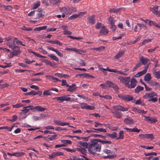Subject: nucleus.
Masks as SVG:
<instances>
[{
	"instance_id": "obj_1",
	"label": "nucleus",
	"mask_w": 160,
	"mask_h": 160,
	"mask_svg": "<svg viewBox=\"0 0 160 160\" xmlns=\"http://www.w3.org/2000/svg\"><path fill=\"white\" fill-rule=\"evenodd\" d=\"M95 140L91 141V143L89 145L88 152L94 155L95 152H100L101 149V146Z\"/></svg>"
},
{
	"instance_id": "obj_2",
	"label": "nucleus",
	"mask_w": 160,
	"mask_h": 160,
	"mask_svg": "<svg viewBox=\"0 0 160 160\" xmlns=\"http://www.w3.org/2000/svg\"><path fill=\"white\" fill-rule=\"evenodd\" d=\"M157 96V93L154 92L146 93L143 95V98L145 99H148L149 102H155L158 100V98L156 97Z\"/></svg>"
},
{
	"instance_id": "obj_3",
	"label": "nucleus",
	"mask_w": 160,
	"mask_h": 160,
	"mask_svg": "<svg viewBox=\"0 0 160 160\" xmlns=\"http://www.w3.org/2000/svg\"><path fill=\"white\" fill-rule=\"evenodd\" d=\"M5 39L8 41L7 44L10 48H12L14 46L16 45L15 42H16L17 38L13 37H8L6 38Z\"/></svg>"
},
{
	"instance_id": "obj_4",
	"label": "nucleus",
	"mask_w": 160,
	"mask_h": 160,
	"mask_svg": "<svg viewBox=\"0 0 160 160\" xmlns=\"http://www.w3.org/2000/svg\"><path fill=\"white\" fill-rule=\"evenodd\" d=\"M114 111H112L114 116L117 118H120V107L119 106H114L113 108Z\"/></svg>"
},
{
	"instance_id": "obj_5",
	"label": "nucleus",
	"mask_w": 160,
	"mask_h": 160,
	"mask_svg": "<svg viewBox=\"0 0 160 160\" xmlns=\"http://www.w3.org/2000/svg\"><path fill=\"white\" fill-rule=\"evenodd\" d=\"M65 50L69 51H73L78 54H80L86 52V51L85 50H81L79 49L76 48H65Z\"/></svg>"
},
{
	"instance_id": "obj_6",
	"label": "nucleus",
	"mask_w": 160,
	"mask_h": 160,
	"mask_svg": "<svg viewBox=\"0 0 160 160\" xmlns=\"http://www.w3.org/2000/svg\"><path fill=\"white\" fill-rule=\"evenodd\" d=\"M130 82V83H128L127 85V88H134L137 85V81L134 78H132Z\"/></svg>"
},
{
	"instance_id": "obj_7",
	"label": "nucleus",
	"mask_w": 160,
	"mask_h": 160,
	"mask_svg": "<svg viewBox=\"0 0 160 160\" xmlns=\"http://www.w3.org/2000/svg\"><path fill=\"white\" fill-rule=\"evenodd\" d=\"M143 116L145 118V120L150 124L155 123L157 121L156 117H150L149 116Z\"/></svg>"
},
{
	"instance_id": "obj_8",
	"label": "nucleus",
	"mask_w": 160,
	"mask_h": 160,
	"mask_svg": "<svg viewBox=\"0 0 160 160\" xmlns=\"http://www.w3.org/2000/svg\"><path fill=\"white\" fill-rule=\"evenodd\" d=\"M139 137L142 139H150L151 140L154 139V137L152 134H140L139 135Z\"/></svg>"
},
{
	"instance_id": "obj_9",
	"label": "nucleus",
	"mask_w": 160,
	"mask_h": 160,
	"mask_svg": "<svg viewBox=\"0 0 160 160\" xmlns=\"http://www.w3.org/2000/svg\"><path fill=\"white\" fill-rule=\"evenodd\" d=\"M130 81V78L129 77H121V83L124 85L126 87Z\"/></svg>"
},
{
	"instance_id": "obj_10",
	"label": "nucleus",
	"mask_w": 160,
	"mask_h": 160,
	"mask_svg": "<svg viewBox=\"0 0 160 160\" xmlns=\"http://www.w3.org/2000/svg\"><path fill=\"white\" fill-rule=\"evenodd\" d=\"M13 51V52H10L11 53L12 56H17L19 54H20L21 53V52L20 50L19 47L17 46L16 45L14 46L12 48H11Z\"/></svg>"
},
{
	"instance_id": "obj_11",
	"label": "nucleus",
	"mask_w": 160,
	"mask_h": 160,
	"mask_svg": "<svg viewBox=\"0 0 160 160\" xmlns=\"http://www.w3.org/2000/svg\"><path fill=\"white\" fill-rule=\"evenodd\" d=\"M80 104L81 108L82 109H86L92 110L95 108L94 106H90L85 103H81Z\"/></svg>"
},
{
	"instance_id": "obj_12",
	"label": "nucleus",
	"mask_w": 160,
	"mask_h": 160,
	"mask_svg": "<svg viewBox=\"0 0 160 160\" xmlns=\"http://www.w3.org/2000/svg\"><path fill=\"white\" fill-rule=\"evenodd\" d=\"M64 153L61 152H55L52 153L48 155L49 158L50 159H52L58 156H63Z\"/></svg>"
},
{
	"instance_id": "obj_13",
	"label": "nucleus",
	"mask_w": 160,
	"mask_h": 160,
	"mask_svg": "<svg viewBox=\"0 0 160 160\" xmlns=\"http://www.w3.org/2000/svg\"><path fill=\"white\" fill-rule=\"evenodd\" d=\"M140 60L143 64L144 65H146V66L145 68H148V65L150 63L149 60L147 58H144L142 56L140 57Z\"/></svg>"
},
{
	"instance_id": "obj_14",
	"label": "nucleus",
	"mask_w": 160,
	"mask_h": 160,
	"mask_svg": "<svg viewBox=\"0 0 160 160\" xmlns=\"http://www.w3.org/2000/svg\"><path fill=\"white\" fill-rule=\"evenodd\" d=\"M158 6L156 5L152 8H150V9L151 11H152V12L153 13H154L156 15H157V16H160V13L159 11L158 10Z\"/></svg>"
},
{
	"instance_id": "obj_15",
	"label": "nucleus",
	"mask_w": 160,
	"mask_h": 160,
	"mask_svg": "<svg viewBox=\"0 0 160 160\" xmlns=\"http://www.w3.org/2000/svg\"><path fill=\"white\" fill-rule=\"evenodd\" d=\"M142 20L145 23L148 24L150 26H152V25H154L157 28H160V25H158L155 22L153 21H149L147 19H146V20Z\"/></svg>"
},
{
	"instance_id": "obj_16",
	"label": "nucleus",
	"mask_w": 160,
	"mask_h": 160,
	"mask_svg": "<svg viewBox=\"0 0 160 160\" xmlns=\"http://www.w3.org/2000/svg\"><path fill=\"white\" fill-rule=\"evenodd\" d=\"M24 109L22 110V111L24 113H26L29 111L30 110H33L34 111V107L32 105H30L29 106L25 107L23 108Z\"/></svg>"
},
{
	"instance_id": "obj_17",
	"label": "nucleus",
	"mask_w": 160,
	"mask_h": 160,
	"mask_svg": "<svg viewBox=\"0 0 160 160\" xmlns=\"http://www.w3.org/2000/svg\"><path fill=\"white\" fill-rule=\"evenodd\" d=\"M121 98L127 101H129L132 100L133 97L129 95L121 96Z\"/></svg>"
},
{
	"instance_id": "obj_18",
	"label": "nucleus",
	"mask_w": 160,
	"mask_h": 160,
	"mask_svg": "<svg viewBox=\"0 0 160 160\" xmlns=\"http://www.w3.org/2000/svg\"><path fill=\"white\" fill-rule=\"evenodd\" d=\"M61 11L63 12L66 14H68L70 13V8L68 7H65L60 9Z\"/></svg>"
},
{
	"instance_id": "obj_19",
	"label": "nucleus",
	"mask_w": 160,
	"mask_h": 160,
	"mask_svg": "<svg viewBox=\"0 0 160 160\" xmlns=\"http://www.w3.org/2000/svg\"><path fill=\"white\" fill-rule=\"evenodd\" d=\"M151 86L155 87L156 88H159L160 85L158 82L154 81H151L149 82Z\"/></svg>"
},
{
	"instance_id": "obj_20",
	"label": "nucleus",
	"mask_w": 160,
	"mask_h": 160,
	"mask_svg": "<svg viewBox=\"0 0 160 160\" xmlns=\"http://www.w3.org/2000/svg\"><path fill=\"white\" fill-rule=\"evenodd\" d=\"M108 31L106 29L105 27L104 26H103L102 27L101 29L100 32L101 35H105L108 33Z\"/></svg>"
},
{
	"instance_id": "obj_21",
	"label": "nucleus",
	"mask_w": 160,
	"mask_h": 160,
	"mask_svg": "<svg viewBox=\"0 0 160 160\" xmlns=\"http://www.w3.org/2000/svg\"><path fill=\"white\" fill-rule=\"evenodd\" d=\"M147 68H145V69L142 71H140L137 73L134 76L135 77H138L145 74L147 72Z\"/></svg>"
},
{
	"instance_id": "obj_22",
	"label": "nucleus",
	"mask_w": 160,
	"mask_h": 160,
	"mask_svg": "<svg viewBox=\"0 0 160 160\" xmlns=\"http://www.w3.org/2000/svg\"><path fill=\"white\" fill-rule=\"evenodd\" d=\"M34 111H43L46 110V108L41 107L39 106L34 107Z\"/></svg>"
},
{
	"instance_id": "obj_23",
	"label": "nucleus",
	"mask_w": 160,
	"mask_h": 160,
	"mask_svg": "<svg viewBox=\"0 0 160 160\" xmlns=\"http://www.w3.org/2000/svg\"><path fill=\"white\" fill-rule=\"evenodd\" d=\"M88 20L89 23L92 24H94L95 21L94 15H92L89 17L88 19Z\"/></svg>"
},
{
	"instance_id": "obj_24",
	"label": "nucleus",
	"mask_w": 160,
	"mask_h": 160,
	"mask_svg": "<svg viewBox=\"0 0 160 160\" xmlns=\"http://www.w3.org/2000/svg\"><path fill=\"white\" fill-rule=\"evenodd\" d=\"M124 122L126 124L128 125H131L133 123L132 119L126 118L125 119Z\"/></svg>"
},
{
	"instance_id": "obj_25",
	"label": "nucleus",
	"mask_w": 160,
	"mask_h": 160,
	"mask_svg": "<svg viewBox=\"0 0 160 160\" xmlns=\"http://www.w3.org/2000/svg\"><path fill=\"white\" fill-rule=\"evenodd\" d=\"M79 144L85 148H88L89 145L87 142L79 141Z\"/></svg>"
},
{
	"instance_id": "obj_26",
	"label": "nucleus",
	"mask_w": 160,
	"mask_h": 160,
	"mask_svg": "<svg viewBox=\"0 0 160 160\" xmlns=\"http://www.w3.org/2000/svg\"><path fill=\"white\" fill-rule=\"evenodd\" d=\"M76 88V85L75 84H72V85H70L69 88L67 89V91L70 92H73Z\"/></svg>"
},
{
	"instance_id": "obj_27",
	"label": "nucleus",
	"mask_w": 160,
	"mask_h": 160,
	"mask_svg": "<svg viewBox=\"0 0 160 160\" xmlns=\"http://www.w3.org/2000/svg\"><path fill=\"white\" fill-rule=\"evenodd\" d=\"M151 78V74L149 73H147L144 76V80L145 81L148 82L150 81Z\"/></svg>"
},
{
	"instance_id": "obj_28",
	"label": "nucleus",
	"mask_w": 160,
	"mask_h": 160,
	"mask_svg": "<svg viewBox=\"0 0 160 160\" xmlns=\"http://www.w3.org/2000/svg\"><path fill=\"white\" fill-rule=\"evenodd\" d=\"M40 9H38L36 11L37 12H38V13H37V18H40L42 17V16L44 15V13L41 12V11L42 10H41Z\"/></svg>"
},
{
	"instance_id": "obj_29",
	"label": "nucleus",
	"mask_w": 160,
	"mask_h": 160,
	"mask_svg": "<svg viewBox=\"0 0 160 160\" xmlns=\"http://www.w3.org/2000/svg\"><path fill=\"white\" fill-rule=\"evenodd\" d=\"M138 25L139 26V28H138V29L139 30H140L141 29H143L144 30H147V28L146 27V26L144 25V24L141 23H138Z\"/></svg>"
},
{
	"instance_id": "obj_30",
	"label": "nucleus",
	"mask_w": 160,
	"mask_h": 160,
	"mask_svg": "<svg viewBox=\"0 0 160 160\" xmlns=\"http://www.w3.org/2000/svg\"><path fill=\"white\" fill-rule=\"evenodd\" d=\"M54 75L59 78H66L68 77V76L67 74H65L62 73H55Z\"/></svg>"
},
{
	"instance_id": "obj_31",
	"label": "nucleus",
	"mask_w": 160,
	"mask_h": 160,
	"mask_svg": "<svg viewBox=\"0 0 160 160\" xmlns=\"http://www.w3.org/2000/svg\"><path fill=\"white\" fill-rule=\"evenodd\" d=\"M144 89V88L140 86H137L135 89V91L136 93H138L140 91H142Z\"/></svg>"
},
{
	"instance_id": "obj_32",
	"label": "nucleus",
	"mask_w": 160,
	"mask_h": 160,
	"mask_svg": "<svg viewBox=\"0 0 160 160\" xmlns=\"http://www.w3.org/2000/svg\"><path fill=\"white\" fill-rule=\"evenodd\" d=\"M105 47L104 46H101L98 48H91L90 49V50H96L97 51L100 52L105 49Z\"/></svg>"
},
{
	"instance_id": "obj_33",
	"label": "nucleus",
	"mask_w": 160,
	"mask_h": 160,
	"mask_svg": "<svg viewBox=\"0 0 160 160\" xmlns=\"http://www.w3.org/2000/svg\"><path fill=\"white\" fill-rule=\"evenodd\" d=\"M49 2L51 5H54L59 3L60 0H50Z\"/></svg>"
},
{
	"instance_id": "obj_34",
	"label": "nucleus",
	"mask_w": 160,
	"mask_h": 160,
	"mask_svg": "<svg viewBox=\"0 0 160 160\" xmlns=\"http://www.w3.org/2000/svg\"><path fill=\"white\" fill-rule=\"evenodd\" d=\"M47 28V26H42V27H38L34 29V31H39L42 30H45Z\"/></svg>"
},
{
	"instance_id": "obj_35",
	"label": "nucleus",
	"mask_w": 160,
	"mask_h": 160,
	"mask_svg": "<svg viewBox=\"0 0 160 160\" xmlns=\"http://www.w3.org/2000/svg\"><path fill=\"white\" fill-rule=\"evenodd\" d=\"M95 125L94 126H95V127L96 128H97V127H101L102 125H104L105 126L109 125V124H102L98 122H95Z\"/></svg>"
},
{
	"instance_id": "obj_36",
	"label": "nucleus",
	"mask_w": 160,
	"mask_h": 160,
	"mask_svg": "<svg viewBox=\"0 0 160 160\" xmlns=\"http://www.w3.org/2000/svg\"><path fill=\"white\" fill-rule=\"evenodd\" d=\"M107 134L108 137L112 138H114L117 137V134L116 132H114L112 134L107 133Z\"/></svg>"
},
{
	"instance_id": "obj_37",
	"label": "nucleus",
	"mask_w": 160,
	"mask_h": 160,
	"mask_svg": "<svg viewBox=\"0 0 160 160\" xmlns=\"http://www.w3.org/2000/svg\"><path fill=\"white\" fill-rule=\"evenodd\" d=\"M61 142H62L64 143L66 146L68 144H70L72 143V141L69 140H61Z\"/></svg>"
},
{
	"instance_id": "obj_38",
	"label": "nucleus",
	"mask_w": 160,
	"mask_h": 160,
	"mask_svg": "<svg viewBox=\"0 0 160 160\" xmlns=\"http://www.w3.org/2000/svg\"><path fill=\"white\" fill-rule=\"evenodd\" d=\"M48 56L52 58L53 60L56 61V62H58L59 61L58 58L54 55L52 54L49 55Z\"/></svg>"
},
{
	"instance_id": "obj_39",
	"label": "nucleus",
	"mask_w": 160,
	"mask_h": 160,
	"mask_svg": "<svg viewBox=\"0 0 160 160\" xmlns=\"http://www.w3.org/2000/svg\"><path fill=\"white\" fill-rule=\"evenodd\" d=\"M120 10V8H112L110 9L109 11L110 12H113L114 13H117L119 12Z\"/></svg>"
},
{
	"instance_id": "obj_40",
	"label": "nucleus",
	"mask_w": 160,
	"mask_h": 160,
	"mask_svg": "<svg viewBox=\"0 0 160 160\" xmlns=\"http://www.w3.org/2000/svg\"><path fill=\"white\" fill-rule=\"evenodd\" d=\"M93 129L97 131V132H107V130L105 129H103V128H93Z\"/></svg>"
},
{
	"instance_id": "obj_41",
	"label": "nucleus",
	"mask_w": 160,
	"mask_h": 160,
	"mask_svg": "<svg viewBox=\"0 0 160 160\" xmlns=\"http://www.w3.org/2000/svg\"><path fill=\"white\" fill-rule=\"evenodd\" d=\"M24 153L23 152H16L13 153L12 155L16 157H21L23 156Z\"/></svg>"
},
{
	"instance_id": "obj_42",
	"label": "nucleus",
	"mask_w": 160,
	"mask_h": 160,
	"mask_svg": "<svg viewBox=\"0 0 160 160\" xmlns=\"http://www.w3.org/2000/svg\"><path fill=\"white\" fill-rule=\"evenodd\" d=\"M13 128V126H12L11 127H9L8 126L2 127H0V129H6L9 131H11Z\"/></svg>"
},
{
	"instance_id": "obj_43",
	"label": "nucleus",
	"mask_w": 160,
	"mask_h": 160,
	"mask_svg": "<svg viewBox=\"0 0 160 160\" xmlns=\"http://www.w3.org/2000/svg\"><path fill=\"white\" fill-rule=\"evenodd\" d=\"M68 96H69L68 95L63 96V101H71V99L70 97H68Z\"/></svg>"
},
{
	"instance_id": "obj_44",
	"label": "nucleus",
	"mask_w": 160,
	"mask_h": 160,
	"mask_svg": "<svg viewBox=\"0 0 160 160\" xmlns=\"http://www.w3.org/2000/svg\"><path fill=\"white\" fill-rule=\"evenodd\" d=\"M25 95H36V91L34 90H32L31 92H27L24 93Z\"/></svg>"
},
{
	"instance_id": "obj_45",
	"label": "nucleus",
	"mask_w": 160,
	"mask_h": 160,
	"mask_svg": "<svg viewBox=\"0 0 160 160\" xmlns=\"http://www.w3.org/2000/svg\"><path fill=\"white\" fill-rule=\"evenodd\" d=\"M40 5V2L38 1L34 3L33 7H32V9H35L37 8Z\"/></svg>"
},
{
	"instance_id": "obj_46",
	"label": "nucleus",
	"mask_w": 160,
	"mask_h": 160,
	"mask_svg": "<svg viewBox=\"0 0 160 160\" xmlns=\"http://www.w3.org/2000/svg\"><path fill=\"white\" fill-rule=\"evenodd\" d=\"M53 99H56L57 101H59L61 102H62L63 101V96L61 97L54 98H53Z\"/></svg>"
},
{
	"instance_id": "obj_47",
	"label": "nucleus",
	"mask_w": 160,
	"mask_h": 160,
	"mask_svg": "<svg viewBox=\"0 0 160 160\" xmlns=\"http://www.w3.org/2000/svg\"><path fill=\"white\" fill-rule=\"evenodd\" d=\"M50 89L49 90L45 91L43 92V94L45 96L50 95L51 94V92H50Z\"/></svg>"
},
{
	"instance_id": "obj_48",
	"label": "nucleus",
	"mask_w": 160,
	"mask_h": 160,
	"mask_svg": "<svg viewBox=\"0 0 160 160\" xmlns=\"http://www.w3.org/2000/svg\"><path fill=\"white\" fill-rule=\"evenodd\" d=\"M106 85H107V87L110 88H112L113 85V83L109 81H107L106 82Z\"/></svg>"
},
{
	"instance_id": "obj_49",
	"label": "nucleus",
	"mask_w": 160,
	"mask_h": 160,
	"mask_svg": "<svg viewBox=\"0 0 160 160\" xmlns=\"http://www.w3.org/2000/svg\"><path fill=\"white\" fill-rule=\"evenodd\" d=\"M23 105L21 103H18L16 104L13 105L12 106L13 108H18L20 107H22Z\"/></svg>"
},
{
	"instance_id": "obj_50",
	"label": "nucleus",
	"mask_w": 160,
	"mask_h": 160,
	"mask_svg": "<svg viewBox=\"0 0 160 160\" xmlns=\"http://www.w3.org/2000/svg\"><path fill=\"white\" fill-rule=\"evenodd\" d=\"M156 78L160 79V71L155 72L153 73Z\"/></svg>"
},
{
	"instance_id": "obj_51",
	"label": "nucleus",
	"mask_w": 160,
	"mask_h": 160,
	"mask_svg": "<svg viewBox=\"0 0 160 160\" xmlns=\"http://www.w3.org/2000/svg\"><path fill=\"white\" fill-rule=\"evenodd\" d=\"M64 150L67 151L68 152H74L76 151V150L74 149H71L69 148H62Z\"/></svg>"
},
{
	"instance_id": "obj_52",
	"label": "nucleus",
	"mask_w": 160,
	"mask_h": 160,
	"mask_svg": "<svg viewBox=\"0 0 160 160\" xmlns=\"http://www.w3.org/2000/svg\"><path fill=\"white\" fill-rule=\"evenodd\" d=\"M78 18V16L77 14H74L71 16L69 18V19L70 20H73Z\"/></svg>"
},
{
	"instance_id": "obj_53",
	"label": "nucleus",
	"mask_w": 160,
	"mask_h": 160,
	"mask_svg": "<svg viewBox=\"0 0 160 160\" xmlns=\"http://www.w3.org/2000/svg\"><path fill=\"white\" fill-rule=\"evenodd\" d=\"M76 149L78 151L84 155L86 152V150L85 149L77 148Z\"/></svg>"
},
{
	"instance_id": "obj_54",
	"label": "nucleus",
	"mask_w": 160,
	"mask_h": 160,
	"mask_svg": "<svg viewBox=\"0 0 160 160\" xmlns=\"http://www.w3.org/2000/svg\"><path fill=\"white\" fill-rule=\"evenodd\" d=\"M32 53L34 54L35 56H37L38 57L41 58H46V57L45 56H42L37 52H32Z\"/></svg>"
},
{
	"instance_id": "obj_55",
	"label": "nucleus",
	"mask_w": 160,
	"mask_h": 160,
	"mask_svg": "<svg viewBox=\"0 0 160 160\" xmlns=\"http://www.w3.org/2000/svg\"><path fill=\"white\" fill-rule=\"evenodd\" d=\"M108 21L111 25L114 24L115 20L112 17H109L108 18Z\"/></svg>"
},
{
	"instance_id": "obj_56",
	"label": "nucleus",
	"mask_w": 160,
	"mask_h": 160,
	"mask_svg": "<svg viewBox=\"0 0 160 160\" xmlns=\"http://www.w3.org/2000/svg\"><path fill=\"white\" fill-rule=\"evenodd\" d=\"M16 43L17 45L20 44V45H22L23 46H26V45L25 44H23L22 43V42L21 41L18 39V38H17V39L16 40Z\"/></svg>"
},
{
	"instance_id": "obj_57",
	"label": "nucleus",
	"mask_w": 160,
	"mask_h": 160,
	"mask_svg": "<svg viewBox=\"0 0 160 160\" xmlns=\"http://www.w3.org/2000/svg\"><path fill=\"white\" fill-rule=\"evenodd\" d=\"M132 110L133 111H134L135 112L138 113H141L142 111L141 110H140L138 108H135V107L132 108Z\"/></svg>"
},
{
	"instance_id": "obj_58",
	"label": "nucleus",
	"mask_w": 160,
	"mask_h": 160,
	"mask_svg": "<svg viewBox=\"0 0 160 160\" xmlns=\"http://www.w3.org/2000/svg\"><path fill=\"white\" fill-rule=\"evenodd\" d=\"M152 40L151 39L147 38L143 41L142 42V44L143 45H145L148 43L151 42Z\"/></svg>"
},
{
	"instance_id": "obj_59",
	"label": "nucleus",
	"mask_w": 160,
	"mask_h": 160,
	"mask_svg": "<svg viewBox=\"0 0 160 160\" xmlns=\"http://www.w3.org/2000/svg\"><path fill=\"white\" fill-rule=\"evenodd\" d=\"M57 137V135H54L48 137V139L50 141H52L54 139H55L56 138V137Z\"/></svg>"
},
{
	"instance_id": "obj_60",
	"label": "nucleus",
	"mask_w": 160,
	"mask_h": 160,
	"mask_svg": "<svg viewBox=\"0 0 160 160\" xmlns=\"http://www.w3.org/2000/svg\"><path fill=\"white\" fill-rule=\"evenodd\" d=\"M17 116L16 115H13L12 117V119L9 120L12 122L15 121L17 119Z\"/></svg>"
},
{
	"instance_id": "obj_61",
	"label": "nucleus",
	"mask_w": 160,
	"mask_h": 160,
	"mask_svg": "<svg viewBox=\"0 0 160 160\" xmlns=\"http://www.w3.org/2000/svg\"><path fill=\"white\" fill-rule=\"evenodd\" d=\"M79 63L81 66H86V63L82 59H80L79 61Z\"/></svg>"
},
{
	"instance_id": "obj_62",
	"label": "nucleus",
	"mask_w": 160,
	"mask_h": 160,
	"mask_svg": "<svg viewBox=\"0 0 160 160\" xmlns=\"http://www.w3.org/2000/svg\"><path fill=\"white\" fill-rule=\"evenodd\" d=\"M54 44H57L59 46H61L62 45V43L59 40H54Z\"/></svg>"
},
{
	"instance_id": "obj_63",
	"label": "nucleus",
	"mask_w": 160,
	"mask_h": 160,
	"mask_svg": "<svg viewBox=\"0 0 160 160\" xmlns=\"http://www.w3.org/2000/svg\"><path fill=\"white\" fill-rule=\"evenodd\" d=\"M63 34L64 35H70L71 34L72 32L69 31L67 30H65L64 31H63Z\"/></svg>"
},
{
	"instance_id": "obj_64",
	"label": "nucleus",
	"mask_w": 160,
	"mask_h": 160,
	"mask_svg": "<svg viewBox=\"0 0 160 160\" xmlns=\"http://www.w3.org/2000/svg\"><path fill=\"white\" fill-rule=\"evenodd\" d=\"M12 8L11 6L8 5L6 6L5 9L7 11H11L12 10Z\"/></svg>"
}]
</instances>
